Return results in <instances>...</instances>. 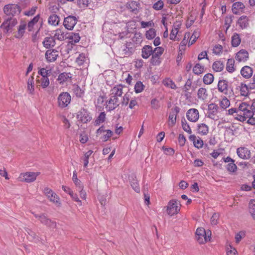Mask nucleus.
Returning a JSON list of instances; mask_svg holds the SVG:
<instances>
[{
	"label": "nucleus",
	"instance_id": "1",
	"mask_svg": "<svg viewBox=\"0 0 255 255\" xmlns=\"http://www.w3.org/2000/svg\"><path fill=\"white\" fill-rule=\"evenodd\" d=\"M253 116V111L251 109L250 104L242 102L240 104L238 108V117L237 119L241 121H245L247 117H251Z\"/></svg>",
	"mask_w": 255,
	"mask_h": 255
},
{
	"label": "nucleus",
	"instance_id": "2",
	"mask_svg": "<svg viewBox=\"0 0 255 255\" xmlns=\"http://www.w3.org/2000/svg\"><path fill=\"white\" fill-rule=\"evenodd\" d=\"M210 231H206L203 228H198L196 231V239L200 244H204L210 240Z\"/></svg>",
	"mask_w": 255,
	"mask_h": 255
},
{
	"label": "nucleus",
	"instance_id": "3",
	"mask_svg": "<svg viewBox=\"0 0 255 255\" xmlns=\"http://www.w3.org/2000/svg\"><path fill=\"white\" fill-rule=\"evenodd\" d=\"M3 10L6 15L14 16L20 13L21 8L17 4L10 3L4 5Z\"/></svg>",
	"mask_w": 255,
	"mask_h": 255
},
{
	"label": "nucleus",
	"instance_id": "4",
	"mask_svg": "<svg viewBox=\"0 0 255 255\" xmlns=\"http://www.w3.org/2000/svg\"><path fill=\"white\" fill-rule=\"evenodd\" d=\"M70 102L71 96L68 92H62L58 97V105L60 108H66L70 103Z\"/></svg>",
	"mask_w": 255,
	"mask_h": 255
},
{
	"label": "nucleus",
	"instance_id": "5",
	"mask_svg": "<svg viewBox=\"0 0 255 255\" xmlns=\"http://www.w3.org/2000/svg\"><path fill=\"white\" fill-rule=\"evenodd\" d=\"M17 23L16 18L8 17L5 19L0 26L4 33H7L9 30L15 26Z\"/></svg>",
	"mask_w": 255,
	"mask_h": 255
},
{
	"label": "nucleus",
	"instance_id": "6",
	"mask_svg": "<svg viewBox=\"0 0 255 255\" xmlns=\"http://www.w3.org/2000/svg\"><path fill=\"white\" fill-rule=\"evenodd\" d=\"M180 210V207L178 205L177 201L171 200L169 201L167 207V212L170 216L177 214Z\"/></svg>",
	"mask_w": 255,
	"mask_h": 255
},
{
	"label": "nucleus",
	"instance_id": "7",
	"mask_svg": "<svg viewBox=\"0 0 255 255\" xmlns=\"http://www.w3.org/2000/svg\"><path fill=\"white\" fill-rule=\"evenodd\" d=\"M121 103L122 104V98L110 96V99L107 102L106 108L109 111H111L119 107Z\"/></svg>",
	"mask_w": 255,
	"mask_h": 255
},
{
	"label": "nucleus",
	"instance_id": "8",
	"mask_svg": "<svg viewBox=\"0 0 255 255\" xmlns=\"http://www.w3.org/2000/svg\"><path fill=\"white\" fill-rule=\"evenodd\" d=\"M219 107L217 105L211 103L208 105L207 111V117L217 121L219 119V117L217 115Z\"/></svg>",
	"mask_w": 255,
	"mask_h": 255
},
{
	"label": "nucleus",
	"instance_id": "9",
	"mask_svg": "<svg viewBox=\"0 0 255 255\" xmlns=\"http://www.w3.org/2000/svg\"><path fill=\"white\" fill-rule=\"evenodd\" d=\"M39 174V173L38 172H27L21 174L19 176V178L22 181L32 182L35 180Z\"/></svg>",
	"mask_w": 255,
	"mask_h": 255
},
{
	"label": "nucleus",
	"instance_id": "10",
	"mask_svg": "<svg viewBox=\"0 0 255 255\" xmlns=\"http://www.w3.org/2000/svg\"><path fill=\"white\" fill-rule=\"evenodd\" d=\"M77 22V18L72 15H69L64 18L63 25L68 30H72Z\"/></svg>",
	"mask_w": 255,
	"mask_h": 255
},
{
	"label": "nucleus",
	"instance_id": "11",
	"mask_svg": "<svg viewBox=\"0 0 255 255\" xmlns=\"http://www.w3.org/2000/svg\"><path fill=\"white\" fill-rule=\"evenodd\" d=\"M58 56V51L54 49H48L45 53V59L49 63L55 62Z\"/></svg>",
	"mask_w": 255,
	"mask_h": 255
},
{
	"label": "nucleus",
	"instance_id": "12",
	"mask_svg": "<svg viewBox=\"0 0 255 255\" xmlns=\"http://www.w3.org/2000/svg\"><path fill=\"white\" fill-rule=\"evenodd\" d=\"M186 117L189 121L196 122L199 118L198 110L194 108L188 110L186 113Z\"/></svg>",
	"mask_w": 255,
	"mask_h": 255
},
{
	"label": "nucleus",
	"instance_id": "13",
	"mask_svg": "<svg viewBox=\"0 0 255 255\" xmlns=\"http://www.w3.org/2000/svg\"><path fill=\"white\" fill-rule=\"evenodd\" d=\"M77 118L83 123H87L92 120L90 113L85 109H82L78 112Z\"/></svg>",
	"mask_w": 255,
	"mask_h": 255
},
{
	"label": "nucleus",
	"instance_id": "14",
	"mask_svg": "<svg viewBox=\"0 0 255 255\" xmlns=\"http://www.w3.org/2000/svg\"><path fill=\"white\" fill-rule=\"evenodd\" d=\"M180 111V108L178 107H175L172 109L169 116V126L173 127L175 125L176 122V117L177 114Z\"/></svg>",
	"mask_w": 255,
	"mask_h": 255
},
{
	"label": "nucleus",
	"instance_id": "15",
	"mask_svg": "<svg viewBox=\"0 0 255 255\" xmlns=\"http://www.w3.org/2000/svg\"><path fill=\"white\" fill-rule=\"evenodd\" d=\"M39 220L41 223L49 228L54 229L56 227V224L55 222L52 221L43 214H41V217H39Z\"/></svg>",
	"mask_w": 255,
	"mask_h": 255
},
{
	"label": "nucleus",
	"instance_id": "16",
	"mask_svg": "<svg viewBox=\"0 0 255 255\" xmlns=\"http://www.w3.org/2000/svg\"><path fill=\"white\" fill-rule=\"evenodd\" d=\"M124 86L121 84L115 86L111 90L110 96L122 98Z\"/></svg>",
	"mask_w": 255,
	"mask_h": 255
},
{
	"label": "nucleus",
	"instance_id": "17",
	"mask_svg": "<svg viewBox=\"0 0 255 255\" xmlns=\"http://www.w3.org/2000/svg\"><path fill=\"white\" fill-rule=\"evenodd\" d=\"M127 8L134 14H137L140 8V3L138 1L132 0L127 4Z\"/></svg>",
	"mask_w": 255,
	"mask_h": 255
},
{
	"label": "nucleus",
	"instance_id": "18",
	"mask_svg": "<svg viewBox=\"0 0 255 255\" xmlns=\"http://www.w3.org/2000/svg\"><path fill=\"white\" fill-rule=\"evenodd\" d=\"M235 58L239 62H245L249 58V53L245 49H241L237 53Z\"/></svg>",
	"mask_w": 255,
	"mask_h": 255
},
{
	"label": "nucleus",
	"instance_id": "19",
	"mask_svg": "<svg viewBox=\"0 0 255 255\" xmlns=\"http://www.w3.org/2000/svg\"><path fill=\"white\" fill-rule=\"evenodd\" d=\"M238 155L242 159H249L251 155V151L246 147L238 148L237 150Z\"/></svg>",
	"mask_w": 255,
	"mask_h": 255
},
{
	"label": "nucleus",
	"instance_id": "20",
	"mask_svg": "<svg viewBox=\"0 0 255 255\" xmlns=\"http://www.w3.org/2000/svg\"><path fill=\"white\" fill-rule=\"evenodd\" d=\"M42 44L43 46L47 49L53 47L56 45L55 40L52 36H47L44 38L42 42Z\"/></svg>",
	"mask_w": 255,
	"mask_h": 255
},
{
	"label": "nucleus",
	"instance_id": "21",
	"mask_svg": "<svg viewBox=\"0 0 255 255\" xmlns=\"http://www.w3.org/2000/svg\"><path fill=\"white\" fill-rule=\"evenodd\" d=\"M62 189L64 192L69 194L73 200L78 202V204L79 206L82 205V202L78 198V195L76 194H74L69 187L62 186Z\"/></svg>",
	"mask_w": 255,
	"mask_h": 255
},
{
	"label": "nucleus",
	"instance_id": "22",
	"mask_svg": "<svg viewBox=\"0 0 255 255\" xmlns=\"http://www.w3.org/2000/svg\"><path fill=\"white\" fill-rule=\"evenodd\" d=\"M240 72L244 78L249 79L253 75V70L249 66H245L241 69Z\"/></svg>",
	"mask_w": 255,
	"mask_h": 255
},
{
	"label": "nucleus",
	"instance_id": "23",
	"mask_svg": "<svg viewBox=\"0 0 255 255\" xmlns=\"http://www.w3.org/2000/svg\"><path fill=\"white\" fill-rule=\"evenodd\" d=\"M66 38L69 40V43L74 44L78 43L80 40V36L78 33L70 32L67 34Z\"/></svg>",
	"mask_w": 255,
	"mask_h": 255
},
{
	"label": "nucleus",
	"instance_id": "24",
	"mask_svg": "<svg viewBox=\"0 0 255 255\" xmlns=\"http://www.w3.org/2000/svg\"><path fill=\"white\" fill-rule=\"evenodd\" d=\"M228 82L225 80H219L218 84V90L224 94L228 93Z\"/></svg>",
	"mask_w": 255,
	"mask_h": 255
},
{
	"label": "nucleus",
	"instance_id": "25",
	"mask_svg": "<svg viewBox=\"0 0 255 255\" xmlns=\"http://www.w3.org/2000/svg\"><path fill=\"white\" fill-rule=\"evenodd\" d=\"M141 56L144 59H147L153 53L152 47L149 45L144 46L141 49Z\"/></svg>",
	"mask_w": 255,
	"mask_h": 255
},
{
	"label": "nucleus",
	"instance_id": "26",
	"mask_svg": "<svg viewBox=\"0 0 255 255\" xmlns=\"http://www.w3.org/2000/svg\"><path fill=\"white\" fill-rule=\"evenodd\" d=\"M249 18L247 16L243 15L239 18L237 23L242 29H245L249 26Z\"/></svg>",
	"mask_w": 255,
	"mask_h": 255
},
{
	"label": "nucleus",
	"instance_id": "27",
	"mask_svg": "<svg viewBox=\"0 0 255 255\" xmlns=\"http://www.w3.org/2000/svg\"><path fill=\"white\" fill-rule=\"evenodd\" d=\"M198 98L202 101L206 100L208 97L207 90L204 88H200L197 91Z\"/></svg>",
	"mask_w": 255,
	"mask_h": 255
},
{
	"label": "nucleus",
	"instance_id": "28",
	"mask_svg": "<svg viewBox=\"0 0 255 255\" xmlns=\"http://www.w3.org/2000/svg\"><path fill=\"white\" fill-rule=\"evenodd\" d=\"M237 89H239L240 95L243 96H247L249 93V89H251L250 84L247 85L244 83H241Z\"/></svg>",
	"mask_w": 255,
	"mask_h": 255
},
{
	"label": "nucleus",
	"instance_id": "29",
	"mask_svg": "<svg viewBox=\"0 0 255 255\" xmlns=\"http://www.w3.org/2000/svg\"><path fill=\"white\" fill-rule=\"evenodd\" d=\"M198 133L202 135H206L209 132V127L205 124H199L197 126Z\"/></svg>",
	"mask_w": 255,
	"mask_h": 255
},
{
	"label": "nucleus",
	"instance_id": "30",
	"mask_svg": "<svg viewBox=\"0 0 255 255\" xmlns=\"http://www.w3.org/2000/svg\"><path fill=\"white\" fill-rule=\"evenodd\" d=\"M54 35L52 37H54L55 40L57 39L60 41H63L67 36L65 32L60 28L57 29L54 31Z\"/></svg>",
	"mask_w": 255,
	"mask_h": 255
},
{
	"label": "nucleus",
	"instance_id": "31",
	"mask_svg": "<svg viewBox=\"0 0 255 255\" xmlns=\"http://www.w3.org/2000/svg\"><path fill=\"white\" fill-rule=\"evenodd\" d=\"M47 197L50 202H52L57 206H60L61 203L60 201V198L54 192L51 193Z\"/></svg>",
	"mask_w": 255,
	"mask_h": 255
},
{
	"label": "nucleus",
	"instance_id": "32",
	"mask_svg": "<svg viewBox=\"0 0 255 255\" xmlns=\"http://www.w3.org/2000/svg\"><path fill=\"white\" fill-rule=\"evenodd\" d=\"M189 139L193 141L194 146L199 149L203 146V141L200 138L197 137L195 135H191L189 137Z\"/></svg>",
	"mask_w": 255,
	"mask_h": 255
},
{
	"label": "nucleus",
	"instance_id": "33",
	"mask_svg": "<svg viewBox=\"0 0 255 255\" xmlns=\"http://www.w3.org/2000/svg\"><path fill=\"white\" fill-rule=\"evenodd\" d=\"M235 60L233 58L229 59L228 60L226 68L228 72L233 73L236 71V68L235 65Z\"/></svg>",
	"mask_w": 255,
	"mask_h": 255
},
{
	"label": "nucleus",
	"instance_id": "34",
	"mask_svg": "<svg viewBox=\"0 0 255 255\" xmlns=\"http://www.w3.org/2000/svg\"><path fill=\"white\" fill-rule=\"evenodd\" d=\"M89 62L88 58L86 56L84 53H81L79 56L76 58V62L79 66L84 65L85 64H88Z\"/></svg>",
	"mask_w": 255,
	"mask_h": 255
},
{
	"label": "nucleus",
	"instance_id": "35",
	"mask_svg": "<svg viewBox=\"0 0 255 255\" xmlns=\"http://www.w3.org/2000/svg\"><path fill=\"white\" fill-rule=\"evenodd\" d=\"M72 78V75L69 73H61L58 77L57 80L60 84H63L64 82L68 81Z\"/></svg>",
	"mask_w": 255,
	"mask_h": 255
},
{
	"label": "nucleus",
	"instance_id": "36",
	"mask_svg": "<svg viewBox=\"0 0 255 255\" xmlns=\"http://www.w3.org/2000/svg\"><path fill=\"white\" fill-rule=\"evenodd\" d=\"M245 8L244 3L240 1H238L234 3L232 6L233 12L235 14H238L239 12V10H242Z\"/></svg>",
	"mask_w": 255,
	"mask_h": 255
},
{
	"label": "nucleus",
	"instance_id": "37",
	"mask_svg": "<svg viewBox=\"0 0 255 255\" xmlns=\"http://www.w3.org/2000/svg\"><path fill=\"white\" fill-rule=\"evenodd\" d=\"M232 45L233 47H237L241 43V39L240 36L238 33H234L231 38Z\"/></svg>",
	"mask_w": 255,
	"mask_h": 255
},
{
	"label": "nucleus",
	"instance_id": "38",
	"mask_svg": "<svg viewBox=\"0 0 255 255\" xmlns=\"http://www.w3.org/2000/svg\"><path fill=\"white\" fill-rule=\"evenodd\" d=\"M212 68L215 72H221L224 69V65L221 61H216L213 63Z\"/></svg>",
	"mask_w": 255,
	"mask_h": 255
},
{
	"label": "nucleus",
	"instance_id": "39",
	"mask_svg": "<svg viewBox=\"0 0 255 255\" xmlns=\"http://www.w3.org/2000/svg\"><path fill=\"white\" fill-rule=\"evenodd\" d=\"M72 90L77 97L81 98L84 95V91L78 85H73Z\"/></svg>",
	"mask_w": 255,
	"mask_h": 255
},
{
	"label": "nucleus",
	"instance_id": "40",
	"mask_svg": "<svg viewBox=\"0 0 255 255\" xmlns=\"http://www.w3.org/2000/svg\"><path fill=\"white\" fill-rule=\"evenodd\" d=\"M37 82L40 84L42 88H47L50 84L48 77H40L37 80Z\"/></svg>",
	"mask_w": 255,
	"mask_h": 255
},
{
	"label": "nucleus",
	"instance_id": "41",
	"mask_svg": "<svg viewBox=\"0 0 255 255\" xmlns=\"http://www.w3.org/2000/svg\"><path fill=\"white\" fill-rule=\"evenodd\" d=\"M26 23H20L18 28V31L17 34L15 35V37L17 38H21L25 32L26 29Z\"/></svg>",
	"mask_w": 255,
	"mask_h": 255
},
{
	"label": "nucleus",
	"instance_id": "42",
	"mask_svg": "<svg viewBox=\"0 0 255 255\" xmlns=\"http://www.w3.org/2000/svg\"><path fill=\"white\" fill-rule=\"evenodd\" d=\"M59 17L55 14L51 15L48 18V23L56 26L59 24Z\"/></svg>",
	"mask_w": 255,
	"mask_h": 255
},
{
	"label": "nucleus",
	"instance_id": "43",
	"mask_svg": "<svg viewBox=\"0 0 255 255\" xmlns=\"http://www.w3.org/2000/svg\"><path fill=\"white\" fill-rule=\"evenodd\" d=\"M27 90L29 94L33 95L34 94V78L31 76L27 80Z\"/></svg>",
	"mask_w": 255,
	"mask_h": 255
},
{
	"label": "nucleus",
	"instance_id": "44",
	"mask_svg": "<svg viewBox=\"0 0 255 255\" xmlns=\"http://www.w3.org/2000/svg\"><path fill=\"white\" fill-rule=\"evenodd\" d=\"M40 16L38 14L31 19L27 24V28L29 31H31L33 29L34 25L38 21Z\"/></svg>",
	"mask_w": 255,
	"mask_h": 255
},
{
	"label": "nucleus",
	"instance_id": "45",
	"mask_svg": "<svg viewBox=\"0 0 255 255\" xmlns=\"http://www.w3.org/2000/svg\"><path fill=\"white\" fill-rule=\"evenodd\" d=\"M249 210L252 218L255 220V200H251L249 204Z\"/></svg>",
	"mask_w": 255,
	"mask_h": 255
},
{
	"label": "nucleus",
	"instance_id": "46",
	"mask_svg": "<svg viewBox=\"0 0 255 255\" xmlns=\"http://www.w3.org/2000/svg\"><path fill=\"white\" fill-rule=\"evenodd\" d=\"M214 81V76L211 73H208L204 75L203 78V81L204 84L209 85L213 83Z\"/></svg>",
	"mask_w": 255,
	"mask_h": 255
},
{
	"label": "nucleus",
	"instance_id": "47",
	"mask_svg": "<svg viewBox=\"0 0 255 255\" xmlns=\"http://www.w3.org/2000/svg\"><path fill=\"white\" fill-rule=\"evenodd\" d=\"M163 84L167 87L172 89H176L177 87L175 83L170 78H166L163 81Z\"/></svg>",
	"mask_w": 255,
	"mask_h": 255
},
{
	"label": "nucleus",
	"instance_id": "48",
	"mask_svg": "<svg viewBox=\"0 0 255 255\" xmlns=\"http://www.w3.org/2000/svg\"><path fill=\"white\" fill-rule=\"evenodd\" d=\"M106 119V114L105 112H101L95 121V125L99 126L104 123Z\"/></svg>",
	"mask_w": 255,
	"mask_h": 255
},
{
	"label": "nucleus",
	"instance_id": "49",
	"mask_svg": "<svg viewBox=\"0 0 255 255\" xmlns=\"http://www.w3.org/2000/svg\"><path fill=\"white\" fill-rule=\"evenodd\" d=\"M130 185L133 188V189L137 193H139L140 192V188L139 186V184L137 180L132 178V179L130 180Z\"/></svg>",
	"mask_w": 255,
	"mask_h": 255
},
{
	"label": "nucleus",
	"instance_id": "50",
	"mask_svg": "<svg viewBox=\"0 0 255 255\" xmlns=\"http://www.w3.org/2000/svg\"><path fill=\"white\" fill-rule=\"evenodd\" d=\"M200 33L198 31H195L192 35L190 36V40L189 41V46L194 44L198 38L199 37Z\"/></svg>",
	"mask_w": 255,
	"mask_h": 255
},
{
	"label": "nucleus",
	"instance_id": "51",
	"mask_svg": "<svg viewBox=\"0 0 255 255\" xmlns=\"http://www.w3.org/2000/svg\"><path fill=\"white\" fill-rule=\"evenodd\" d=\"M226 169L230 173L233 174L237 171L238 167L235 162H231L226 165Z\"/></svg>",
	"mask_w": 255,
	"mask_h": 255
},
{
	"label": "nucleus",
	"instance_id": "52",
	"mask_svg": "<svg viewBox=\"0 0 255 255\" xmlns=\"http://www.w3.org/2000/svg\"><path fill=\"white\" fill-rule=\"evenodd\" d=\"M93 151L92 150H89L85 153L84 156L82 158V160L83 161L84 167H87L89 163V158L91 155L92 154Z\"/></svg>",
	"mask_w": 255,
	"mask_h": 255
},
{
	"label": "nucleus",
	"instance_id": "53",
	"mask_svg": "<svg viewBox=\"0 0 255 255\" xmlns=\"http://www.w3.org/2000/svg\"><path fill=\"white\" fill-rule=\"evenodd\" d=\"M220 106L224 109H226L230 105V101L226 97H224L219 101Z\"/></svg>",
	"mask_w": 255,
	"mask_h": 255
},
{
	"label": "nucleus",
	"instance_id": "54",
	"mask_svg": "<svg viewBox=\"0 0 255 255\" xmlns=\"http://www.w3.org/2000/svg\"><path fill=\"white\" fill-rule=\"evenodd\" d=\"M156 36V31L154 28H150L145 33V37L147 39H152Z\"/></svg>",
	"mask_w": 255,
	"mask_h": 255
},
{
	"label": "nucleus",
	"instance_id": "55",
	"mask_svg": "<svg viewBox=\"0 0 255 255\" xmlns=\"http://www.w3.org/2000/svg\"><path fill=\"white\" fill-rule=\"evenodd\" d=\"M204 68L200 64H196L193 68V73L196 75H200L204 71Z\"/></svg>",
	"mask_w": 255,
	"mask_h": 255
},
{
	"label": "nucleus",
	"instance_id": "56",
	"mask_svg": "<svg viewBox=\"0 0 255 255\" xmlns=\"http://www.w3.org/2000/svg\"><path fill=\"white\" fill-rule=\"evenodd\" d=\"M164 52V49L161 47H157L154 48L153 50V53H152V56L154 57H160L161 55L163 54Z\"/></svg>",
	"mask_w": 255,
	"mask_h": 255
},
{
	"label": "nucleus",
	"instance_id": "57",
	"mask_svg": "<svg viewBox=\"0 0 255 255\" xmlns=\"http://www.w3.org/2000/svg\"><path fill=\"white\" fill-rule=\"evenodd\" d=\"M144 88V86L141 81H138L134 85V91L136 93H139L141 92Z\"/></svg>",
	"mask_w": 255,
	"mask_h": 255
},
{
	"label": "nucleus",
	"instance_id": "58",
	"mask_svg": "<svg viewBox=\"0 0 255 255\" xmlns=\"http://www.w3.org/2000/svg\"><path fill=\"white\" fill-rule=\"evenodd\" d=\"M38 73L41 75V77H48L51 73V70L42 68L39 70Z\"/></svg>",
	"mask_w": 255,
	"mask_h": 255
},
{
	"label": "nucleus",
	"instance_id": "59",
	"mask_svg": "<svg viewBox=\"0 0 255 255\" xmlns=\"http://www.w3.org/2000/svg\"><path fill=\"white\" fill-rule=\"evenodd\" d=\"M190 36V33L187 32L185 33L183 39L182 40L180 44V48L184 49L185 46L187 44L188 40Z\"/></svg>",
	"mask_w": 255,
	"mask_h": 255
},
{
	"label": "nucleus",
	"instance_id": "60",
	"mask_svg": "<svg viewBox=\"0 0 255 255\" xmlns=\"http://www.w3.org/2000/svg\"><path fill=\"white\" fill-rule=\"evenodd\" d=\"M163 6V1L161 0H159L153 4L152 7L156 10H159L162 9Z\"/></svg>",
	"mask_w": 255,
	"mask_h": 255
},
{
	"label": "nucleus",
	"instance_id": "61",
	"mask_svg": "<svg viewBox=\"0 0 255 255\" xmlns=\"http://www.w3.org/2000/svg\"><path fill=\"white\" fill-rule=\"evenodd\" d=\"M151 108L153 109H159L160 107L159 101L155 98L152 99L151 101Z\"/></svg>",
	"mask_w": 255,
	"mask_h": 255
},
{
	"label": "nucleus",
	"instance_id": "62",
	"mask_svg": "<svg viewBox=\"0 0 255 255\" xmlns=\"http://www.w3.org/2000/svg\"><path fill=\"white\" fill-rule=\"evenodd\" d=\"M182 127L183 129L188 133H191L192 132L191 129L189 125L187 124L186 121L184 120V121L182 120Z\"/></svg>",
	"mask_w": 255,
	"mask_h": 255
},
{
	"label": "nucleus",
	"instance_id": "63",
	"mask_svg": "<svg viewBox=\"0 0 255 255\" xmlns=\"http://www.w3.org/2000/svg\"><path fill=\"white\" fill-rule=\"evenodd\" d=\"M130 97V94L127 93L125 95L122 96V104L124 106H127L129 102Z\"/></svg>",
	"mask_w": 255,
	"mask_h": 255
},
{
	"label": "nucleus",
	"instance_id": "64",
	"mask_svg": "<svg viewBox=\"0 0 255 255\" xmlns=\"http://www.w3.org/2000/svg\"><path fill=\"white\" fill-rule=\"evenodd\" d=\"M223 47L220 44H216L213 48V53L216 55H219L222 53Z\"/></svg>",
	"mask_w": 255,
	"mask_h": 255
}]
</instances>
